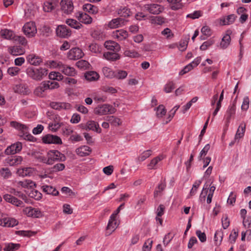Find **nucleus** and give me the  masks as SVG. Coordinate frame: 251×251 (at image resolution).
I'll return each mask as SVG.
<instances>
[{
  "mask_svg": "<svg viewBox=\"0 0 251 251\" xmlns=\"http://www.w3.org/2000/svg\"><path fill=\"white\" fill-rule=\"evenodd\" d=\"M46 68L40 67L36 68L33 67H28L26 69L27 76L36 81L41 80L48 73Z\"/></svg>",
  "mask_w": 251,
  "mask_h": 251,
  "instance_id": "nucleus-1",
  "label": "nucleus"
},
{
  "mask_svg": "<svg viewBox=\"0 0 251 251\" xmlns=\"http://www.w3.org/2000/svg\"><path fill=\"white\" fill-rule=\"evenodd\" d=\"M66 158L63 153L57 150H50L47 153V159L45 158L44 162L51 165L56 161H64Z\"/></svg>",
  "mask_w": 251,
  "mask_h": 251,
  "instance_id": "nucleus-2",
  "label": "nucleus"
},
{
  "mask_svg": "<svg viewBox=\"0 0 251 251\" xmlns=\"http://www.w3.org/2000/svg\"><path fill=\"white\" fill-rule=\"evenodd\" d=\"M115 112L116 109L112 105L108 104H103L98 105L94 109V113L96 114L100 115L113 114Z\"/></svg>",
  "mask_w": 251,
  "mask_h": 251,
  "instance_id": "nucleus-3",
  "label": "nucleus"
},
{
  "mask_svg": "<svg viewBox=\"0 0 251 251\" xmlns=\"http://www.w3.org/2000/svg\"><path fill=\"white\" fill-rule=\"evenodd\" d=\"M25 35L28 37H33L36 33L37 29L35 24L33 22L26 23L23 27Z\"/></svg>",
  "mask_w": 251,
  "mask_h": 251,
  "instance_id": "nucleus-4",
  "label": "nucleus"
},
{
  "mask_svg": "<svg viewBox=\"0 0 251 251\" xmlns=\"http://www.w3.org/2000/svg\"><path fill=\"white\" fill-rule=\"evenodd\" d=\"M56 35L61 38H68L71 35V30L65 25H59L56 29Z\"/></svg>",
  "mask_w": 251,
  "mask_h": 251,
  "instance_id": "nucleus-5",
  "label": "nucleus"
},
{
  "mask_svg": "<svg viewBox=\"0 0 251 251\" xmlns=\"http://www.w3.org/2000/svg\"><path fill=\"white\" fill-rule=\"evenodd\" d=\"M84 55L82 50L78 48H73L68 53V57L71 60H78L82 58Z\"/></svg>",
  "mask_w": 251,
  "mask_h": 251,
  "instance_id": "nucleus-6",
  "label": "nucleus"
},
{
  "mask_svg": "<svg viewBox=\"0 0 251 251\" xmlns=\"http://www.w3.org/2000/svg\"><path fill=\"white\" fill-rule=\"evenodd\" d=\"M61 9L66 14H71L74 9V5L71 0H62L60 2Z\"/></svg>",
  "mask_w": 251,
  "mask_h": 251,
  "instance_id": "nucleus-7",
  "label": "nucleus"
},
{
  "mask_svg": "<svg viewBox=\"0 0 251 251\" xmlns=\"http://www.w3.org/2000/svg\"><path fill=\"white\" fill-rule=\"evenodd\" d=\"M22 149V144L21 142H18L15 144L8 146L5 150L4 153L7 155L14 154L19 152Z\"/></svg>",
  "mask_w": 251,
  "mask_h": 251,
  "instance_id": "nucleus-8",
  "label": "nucleus"
},
{
  "mask_svg": "<svg viewBox=\"0 0 251 251\" xmlns=\"http://www.w3.org/2000/svg\"><path fill=\"white\" fill-rule=\"evenodd\" d=\"M144 8L150 13L154 15L160 14L163 10V8L160 5L155 3L145 4Z\"/></svg>",
  "mask_w": 251,
  "mask_h": 251,
  "instance_id": "nucleus-9",
  "label": "nucleus"
},
{
  "mask_svg": "<svg viewBox=\"0 0 251 251\" xmlns=\"http://www.w3.org/2000/svg\"><path fill=\"white\" fill-rule=\"evenodd\" d=\"M3 199L6 202L10 203L17 207H22L24 206V202L22 201L18 200L17 198L10 194L4 195L3 196Z\"/></svg>",
  "mask_w": 251,
  "mask_h": 251,
  "instance_id": "nucleus-10",
  "label": "nucleus"
},
{
  "mask_svg": "<svg viewBox=\"0 0 251 251\" xmlns=\"http://www.w3.org/2000/svg\"><path fill=\"white\" fill-rule=\"evenodd\" d=\"M18 223L15 219L10 217H4L0 220V225L5 227H13Z\"/></svg>",
  "mask_w": 251,
  "mask_h": 251,
  "instance_id": "nucleus-11",
  "label": "nucleus"
},
{
  "mask_svg": "<svg viewBox=\"0 0 251 251\" xmlns=\"http://www.w3.org/2000/svg\"><path fill=\"white\" fill-rule=\"evenodd\" d=\"M24 211L28 217L39 218L42 216V213L39 209L32 208V207L25 208Z\"/></svg>",
  "mask_w": 251,
  "mask_h": 251,
  "instance_id": "nucleus-12",
  "label": "nucleus"
},
{
  "mask_svg": "<svg viewBox=\"0 0 251 251\" xmlns=\"http://www.w3.org/2000/svg\"><path fill=\"white\" fill-rule=\"evenodd\" d=\"M236 107H234V104H231L228 106L225 115L226 120V126H228L230 122V120L235 114Z\"/></svg>",
  "mask_w": 251,
  "mask_h": 251,
  "instance_id": "nucleus-13",
  "label": "nucleus"
},
{
  "mask_svg": "<svg viewBox=\"0 0 251 251\" xmlns=\"http://www.w3.org/2000/svg\"><path fill=\"white\" fill-rule=\"evenodd\" d=\"M50 106L55 110H60L61 109H70L71 105L68 102H51Z\"/></svg>",
  "mask_w": 251,
  "mask_h": 251,
  "instance_id": "nucleus-14",
  "label": "nucleus"
},
{
  "mask_svg": "<svg viewBox=\"0 0 251 251\" xmlns=\"http://www.w3.org/2000/svg\"><path fill=\"white\" fill-rule=\"evenodd\" d=\"M59 70L65 75L68 76H75L76 72L74 68L66 65L61 64L59 66Z\"/></svg>",
  "mask_w": 251,
  "mask_h": 251,
  "instance_id": "nucleus-15",
  "label": "nucleus"
},
{
  "mask_svg": "<svg viewBox=\"0 0 251 251\" xmlns=\"http://www.w3.org/2000/svg\"><path fill=\"white\" fill-rule=\"evenodd\" d=\"M104 45L107 50L114 52H118L121 49L120 46L117 43L113 41H106Z\"/></svg>",
  "mask_w": 251,
  "mask_h": 251,
  "instance_id": "nucleus-16",
  "label": "nucleus"
},
{
  "mask_svg": "<svg viewBox=\"0 0 251 251\" xmlns=\"http://www.w3.org/2000/svg\"><path fill=\"white\" fill-rule=\"evenodd\" d=\"M75 152L78 155L83 157L88 155L91 152V149L88 146H83L76 149Z\"/></svg>",
  "mask_w": 251,
  "mask_h": 251,
  "instance_id": "nucleus-17",
  "label": "nucleus"
},
{
  "mask_svg": "<svg viewBox=\"0 0 251 251\" xmlns=\"http://www.w3.org/2000/svg\"><path fill=\"white\" fill-rule=\"evenodd\" d=\"M226 32L227 33L223 37L220 43V46L223 49L227 48L231 41L230 34L231 33V31L230 30H227Z\"/></svg>",
  "mask_w": 251,
  "mask_h": 251,
  "instance_id": "nucleus-18",
  "label": "nucleus"
},
{
  "mask_svg": "<svg viewBox=\"0 0 251 251\" xmlns=\"http://www.w3.org/2000/svg\"><path fill=\"white\" fill-rule=\"evenodd\" d=\"M26 59L30 65L33 66L39 65L41 62H42V59L39 57L38 56H36L34 54L28 55L26 57Z\"/></svg>",
  "mask_w": 251,
  "mask_h": 251,
  "instance_id": "nucleus-19",
  "label": "nucleus"
},
{
  "mask_svg": "<svg viewBox=\"0 0 251 251\" xmlns=\"http://www.w3.org/2000/svg\"><path fill=\"white\" fill-rule=\"evenodd\" d=\"M9 51L11 54L16 56L23 54L25 53V49L20 46H15L9 48Z\"/></svg>",
  "mask_w": 251,
  "mask_h": 251,
  "instance_id": "nucleus-20",
  "label": "nucleus"
},
{
  "mask_svg": "<svg viewBox=\"0 0 251 251\" xmlns=\"http://www.w3.org/2000/svg\"><path fill=\"white\" fill-rule=\"evenodd\" d=\"M117 52L108 51L103 53V57L110 61H115L120 58V55Z\"/></svg>",
  "mask_w": 251,
  "mask_h": 251,
  "instance_id": "nucleus-21",
  "label": "nucleus"
},
{
  "mask_svg": "<svg viewBox=\"0 0 251 251\" xmlns=\"http://www.w3.org/2000/svg\"><path fill=\"white\" fill-rule=\"evenodd\" d=\"M0 34L3 38L8 40H14L16 37V35L12 30L7 29H2L0 32Z\"/></svg>",
  "mask_w": 251,
  "mask_h": 251,
  "instance_id": "nucleus-22",
  "label": "nucleus"
},
{
  "mask_svg": "<svg viewBox=\"0 0 251 251\" xmlns=\"http://www.w3.org/2000/svg\"><path fill=\"white\" fill-rule=\"evenodd\" d=\"M23 158L21 156L15 155L8 157L7 162L10 166H15L20 164Z\"/></svg>",
  "mask_w": 251,
  "mask_h": 251,
  "instance_id": "nucleus-23",
  "label": "nucleus"
},
{
  "mask_svg": "<svg viewBox=\"0 0 251 251\" xmlns=\"http://www.w3.org/2000/svg\"><path fill=\"white\" fill-rule=\"evenodd\" d=\"M77 17L80 22L85 24H89L92 21V18L86 13L80 12Z\"/></svg>",
  "mask_w": 251,
  "mask_h": 251,
  "instance_id": "nucleus-24",
  "label": "nucleus"
},
{
  "mask_svg": "<svg viewBox=\"0 0 251 251\" xmlns=\"http://www.w3.org/2000/svg\"><path fill=\"white\" fill-rule=\"evenodd\" d=\"M99 75L95 71L87 72L84 75L85 79L89 81H96L99 79Z\"/></svg>",
  "mask_w": 251,
  "mask_h": 251,
  "instance_id": "nucleus-25",
  "label": "nucleus"
},
{
  "mask_svg": "<svg viewBox=\"0 0 251 251\" xmlns=\"http://www.w3.org/2000/svg\"><path fill=\"white\" fill-rule=\"evenodd\" d=\"M43 191L47 194L52 195L53 196H57L59 192L51 186L43 185L42 186Z\"/></svg>",
  "mask_w": 251,
  "mask_h": 251,
  "instance_id": "nucleus-26",
  "label": "nucleus"
},
{
  "mask_svg": "<svg viewBox=\"0 0 251 251\" xmlns=\"http://www.w3.org/2000/svg\"><path fill=\"white\" fill-rule=\"evenodd\" d=\"M87 123L88 130L95 131L99 133L101 132V129L97 122L94 121H88Z\"/></svg>",
  "mask_w": 251,
  "mask_h": 251,
  "instance_id": "nucleus-27",
  "label": "nucleus"
},
{
  "mask_svg": "<svg viewBox=\"0 0 251 251\" xmlns=\"http://www.w3.org/2000/svg\"><path fill=\"white\" fill-rule=\"evenodd\" d=\"M56 5V3L55 1L53 0L51 1H46L44 3L43 10L45 12H50L55 9Z\"/></svg>",
  "mask_w": 251,
  "mask_h": 251,
  "instance_id": "nucleus-28",
  "label": "nucleus"
},
{
  "mask_svg": "<svg viewBox=\"0 0 251 251\" xmlns=\"http://www.w3.org/2000/svg\"><path fill=\"white\" fill-rule=\"evenodd\" d=\"M66 24L72 28L78 29L80 28L82 25L75 20L73 19H68L66 20Z\"/></svg>",
  "mask_w": 251,
  "mask_h": 251,
  "instance_id": "nucleus-29",
  "label": "nucleus"
},
{
  "mask_svg": "<svg viewBox=\"0 0 251 251\" xmlns=\"http://www.w3.org/2000/svg\"><path fill=\"white\" fill-rule=\"evenodd\" d=\"M117 227V222L115 221H109L106 227V235H110Z\"/></svg>",
  "mask_w": 251,
  "mask_h": 251,
  "instance_id": "nucleus-30",
  "label": "nucleus"
},
{
  "mask_svg": "<svg viewBox=\"0 0 251 251\" xmlns=\"http://www.w3.org/2000/svg\"><path fill=\"white\" fill-rule=\"evenodd\" d=\"M11 126L21 130L22 133L25 131L28 130V127L25 125H23L16 121H12L10 122Z\"/></svg>",
  "mask_w": 251,
  "mask_h": 251,
  "instance_id": "nucleus-31",
  "label": "nucleus"
},
{
  "mask_svg": "<svg viewBox=\"0 0 251 251\" xmlns=\"http://www.w3.org/2000/svg\"><path fill=\"white\" fill-rule=\"evenodd\" d=\"M106 120L112 125L115 126H119L121 125L120 119L114 116H108L107 117Z\"/></svg>",
  "mask_w": 251,
  "mask_h": 251,
  "instance_id": "nucleus-32",
  "label": "nucleus"
},
{
  "mask_svg": "<svg viewBox=\"0 0 251 251\" xmlns=\"http://www.w3.org/2000/svg\"><path fill=\"white\" fill-rule=\"evenodd\" d=\"M118 13L121 17L125 18L128 17L132 14L130 10L127 7H124L118 10Z\"/></svg>",
  "mask_w": 251,
  "mask_h": 251,
  "instance_id": "nucleus-33",
  "label": "nucleus"
},
{
  "mask_svg": "<svg viewBox=\"0 0 251 251\" xmlns=\"http://www.w3.org/2000/svg\"><path fill=\"white\" fill-rule=\"evenodd\" d=\"M103 75L107 78H112L115 76V72L113 71L110 68L105 67L102 68Z\"/></svg>",
  "mask_w": 251,
  "mask_h": 251,
  "instance_id": "nucleus-34",
  "label": "nucleus"
},
{
  "mask_svg": "<svg viewBox=\"0 0 251 251\" xmlns=\"http://www.w3.org/2000/svg\"><path fill=\"white\" fill-rule=\"evenodd\" d=\"M19 184L23 187L25 188H32L36 186V184L34 182L27 179H25L24 181H19Z\"/></svg>",
  "mask_w": 251,
  "mask_h": 251,
  "instance_id": "nucleus-35",
  "label": "nucleus"
},
{
  "mask_svg": "<svg viewBox=\"0 0 251 251\" xmlns=\"http://www.w3.org/2000/svg\"><path fill=\"white\" fill-rule=\"evenodd\" d=\"M20 245L19 244L8 243L5 245L3 250L4 251H15L19 249Z\"/></svg>",
  "mask_w": 251,
  "mask_h": 251,
  "instance_id": "nucleus-36",
  "label": "nucleus"
},
{
  "mask_svg": "<svg viewBox=\"0 0 251 251\" xmlns=\"http://www.w3.org/2000/svg\"><path fill=\"white\" fill-rule=\"evenodd\" d=\"M237 17L234 14L228 15L226 19L222 20L223 25H228L233 24Z\"/></svg>",
  "mask_w": 251,
  "mask_h": 251,
  "instance_id": "nucleus-37",
  "label": "nucleus"
},
{
  "mask_svg": "<svg viewBox=\"0 0 251 251\" xmlns=\"http://www.w3.org/2000/svg\"><path fill=\"white\" fill-rule=\"evenodd\" d=\"M40 34L43 37H48L51 32V30L49 26L44 25L40 29Z\"/></svg>",
  "mask_w": 251,
  "mask_h": 251,
  "instance_id": "nucleus-38",
  "label": "nucleus"
},
{
  "mask_svg": "<svg viewBox=\"0 0 251 251\" xmlns=\"http://www.w3.org/2000/svg\"><path fill=\"white\" fill-rule=\"evenodd\" d=\"M49 77L51 80H57L58 81L63 79V75L59 72H51L49 74Z\"/></svg>",
  "mask_w": 251,
  "mask_h": 251,
  "instance_id": "nucleus-39",
  "label": "nucleus"
},
{
  "mask_svg": "<svg viewBox=\"0 0 251 251\" xmlns=\"http://www.w3.org/2000/svg\"><path fill=\"white\" fill-rule=\"evenodd\" d=\"M115 36L119 40H122L126 39L128 36V33L126 31L124 30H117L115 33Z\"/></svg>",
  "mask_w": 251,
  "mask_h": 251,
  "instance_id": "nucleus-40",
  "label": "nucleus"
},
{
  "mask_svg": "<svg viewBox=\"0 0 251 251\" xmlns=\"http://www.w3.org/2000/svg\"><path fill=\"white\" fill-rule=\"evenodd\" d=\"M166 113V110L163 105H159L158 107L156 108V116L158 117H162L165 115Z\"/></svg>",
  "mask_w": 251,
  "mask_h": 251,
  "instance_id": "nucleus-41",
  "label": "nucleus"
},
{
  "mask_svg": "<svg viewBox=\"0 0 251 251\" xmlns=\"http://www.w3.org/2000/svg\"><path fill=\"white\" fill-rule=\"evenodd\" d=\"M20 136L25 140L31 142H35L36 141V139L35 137H34L31 134L27 133V130L23 132V134Z\"/></svg>",
  "mask_w": 251,
  "mask_h": 251,
  "instance_id": "nucleus-42",
  "label": "nucleus"
},
{
  "mask_svg": "<svg viewBox=\"0 0 251 251\" xmlns=\"http://www.w3.org/2000/svg\"><path fill=\"white\" fill-rule=\"evenodd\" d=\"M162 158L160 156H157L152 159L150 163L148 165L149 169H155V166L159 161L162 160Z\"/></svg>",
  "mask_w": 251,
  "mask_h": 251,
  "instance_id": "nucleus-43",
  "label": "nucleus"
},
{
  "mask_svg": "<svg viewBox=\"0 0 251 251\" xmlns=\"http://www.w3.org/2000/svg\"><path fill=\"white\" fill-rule=\"evenodd\" d=\"M189 39V36L188 35L185 38L184 40H183V41H181L180 42L179 45V49L180 50L183 51L186 49V47L187 46Z\"/></svg>",
  "mask_w": 251,
  "mask_h": 251,
  "instance_id": "nucleus-44",
  "label": "nucleus"
},
{
  "mask_svg": "<svg viewBox=\"0 0 251 251\" xmlns=\"http://www.w3.org/2000/svg\"><path fill=\"white\" fill-rule=\"evenodd\" d=\"M18 173L20 176H30L32 173V169L31 168H25L18 170Z\"/></svg>",
  "mask_w": 251,
  "mask_h": 251,
  "instance_id": "nucleus-45",
  "label": "nucleus"
},
{
  "mask_svg": "<svg viewBox=\"0 0 251 251\" xmlns=\"http://www.w3.org/2000/svg\"><path fill=\"white\" fill-rule=\"evenodd\" d=\"M151 150L144 151L139 156L138 159L139 161H143L148 158L151 155Z\"/></svg>",
  "mask_w": 251,
  "mask_h": 251,
  "instance_id": "nucleus-46",
  "label": "nucleus"
},
{
  "mask_svg": "<svg viewBox=\"0 0 251 251\" xmlns=\"http://www.w3.org/2000/svg\"><path fill=\"white\" fill-rule=\"evenodd\" d=\"M175 88V84L173 81L168 82L164 86V91L167 93H170Z\"/></svg>",
  "mask_w": 251,
  "mask_h": 251,
  "instance_id": "nucleus-47",
  "label": "nucleus"
},
{
  "mask_svg": "<svg viewBox=\"0 0 251 251\" xmlns=\"http://www.w3.org/2000/svg\"><path fill=\"white\" fill-rule=\"evenodd\" d=\"M214 43V41L210 39L204 43L200 46V50H205L208 47L212 45Z\"/></svg>",
  "mask_w": 251,
  "mask_h": 251,
  "instance_id": "nucleus-48",
  "label": "nucleus"
},
{
  "mask_svg": "<svg viewBox=\"0 0 251 251\" xmlns=\"http://www.w3.org/2000/svg\"><path fill=\"white\" fill-rule=\"evenodd\" d=\"M223 232L222 229L217 230L214 235V240L216 242L219 241V244L221 243L223 239Z\"/></svg>",
  "mask_w": 251,
  "mask_h": 251,
  "instance_id": "nucleus-49",
  "label": "nucleus"
},
{
  "mask_svg": "<svg viewBox=\"0 0 251 251\" xmlns=\"http://www.w3.org/2000/svg\"><path fill=\"white\" fill-rule=\"evenodd\" d=\"M127 75V73L125 71L119 70L115 72V76L114 77L118 79H123L125 78Z\"/></svg>",
  "mask_w": 251,
  "mask_h": 251,
  "instance_id": "nucleus-50",
  "label": "nucleus"
},
{
  "mask_svg": "<svg viewBox=\"0 0 251 251\" xmlns=\"http://www.w3.org/2000/svg\"><path fill=\"white\" fill-rule=\"evenodd\" d=\"M0 173L4 178H7L11 176L12 174L8 168H2L0 170Z\"/></svg>",
  "mask_w": 251,
  "mask_h": 251,
  "instance_id": "nucleus-51",
  "label": "nucleus"
},
{
  "mask_svg": "<svg viewBox=\"0 0 251 251\" xmlns=\"http://www.w3.org/2000/svg\"><path fill=\"white\" fill-rule=\"evenodd\" d=\"M29 196L36 200H39L41 199L42 195L37 190H33L29 193Z\"/></svg>",
  "mask_w": 251,
  "mask_h": 251,
  "instance_id": "nucleus-52",
  "label": "nucleus"
},
{
  "mask_svg": "<svg viewBox=\"0 0 251 251\" xmlns=\"http://www.w3.org/2000/svg\"><path fill=\"white\" fill-rule=\"evenodd\" d=\"M124 54L126 56L136 58L139 56V54L134 50H126L124 52Z\"/></svg>",
  "mask_w": 251,
  "mask_h": 251,
  "instance_id": "nucleus-53",
  "label": "nucleus"
},
{
  "mask_svg": "<svg viewBox=\"0 0 251 251\" xmlns=\"http://www.w3.org/2000/svg\"><path fill=\"white\" fill-rule=\"evenodd\" d=\"M89 50L94 53H97L100 52V48L99 45L96 43H92L89 46Z\"/></svg>",
  "mask_w": 251,
  "mask_h": 251,
  "instance_id": "nucleus-54",
  "label": "nucleus"
},
{
  "mask_svg": "<svg viewBox=\"0 0 251 251\" xmlns=\"http://www.w3.org/2000/svg\"><path fill=\"white\" fill-rule=\"evenodd\" d=\"M96 8L94 5L90 3H86L83 6V9L84 11L92 13H94L95 12Z\"/></svg>",
  "mask_w": 251,
  "mask_h": 251,
  "instance_id": "nucleus-55",
  "label": "nucleus"
},
{
  "mask_svg": "<svg viewBox=\"0 0 251 251\" xmlns=\"http://www.w3.org/2000/svg\"><path fill=\"white\" fill-rule=\"evenodd\" d=\"M196 234L201 242L203 243L206 241V236L204 232H201L200 230H197Z\"/></svg>",
  "mask_w": 251,
  "mask_h": 251,
  "instance_id": "nucleus-56",
  "label": "nucleus"
},
{
  "mask_svg": "<svg viewBox=\"0 0 251 251\" xmlns=\"http://www.w3.org/2000/svg\"><path fill=\"white\" fill-rule=\"evenodd\" d=\"M202 12L200 10L195 11L193 13L189 14L186 16L187 18H190L192 19H198L201 17Z\"/></svg>",
  "mask_w": 251,
  "mask_h": 251,
  "instance_id": "nucleus-57",
  "label": "nucleus"
},
{
  "mask_svg": "<svg viewBox=\"0 0 251 251\" xmlns=\"http://www.w3.org/2000/svg\"><path fill=\"white\" fill-rule=\"evenodd\" d=\"M20 69L17 67H11L8 69L7 73L11 76H15L18 74Z\"/></svg>",
  "mask_w": 251,
  "mask_h": 251,
  "instance_id": "nucleus-58",
  "label": "nucleus"
},
{
  "mask_svg": "<svg viewBox=\"0 0 251 251\" xmlns=\"http://www.w3.org/2000/svg\"><path fill=\"white\" fill-rule=\"evenodd\" d=\"M35 233L31 232L30 230H18L16 231V234L23 236L30 237Z\"/></svg>",
  "mask_w": 251,
  "mask_h": 251,
  "instance_id": "nucleus-59",
  "label": "nucleus"
},
{
  "mask_svg": "<svg viewBox=\"0 0 251 251\" xmlns=\"http://www.w3.org/2000/svg\"><path fill=\"white\" fill-rule=\"evenodd\" d=\"M201 32L203 35L209 37L211 35V31L210 27L207 25L203 26L201 29Z\"/></svg>",
  "mask_w": 251,
  "mask_h": 251,
  "instance_id": "nucleus-60",
  "label": "nucleus"
},
{
  "mask_svg": "<svg viewBox=\"0 0 251 251\" xmlns=\"http://www.w3.org/2000/svg\"><path fill=\"white\" fill-rule=\"evenodd\" d=\"M194 68V66L192 65L191 64H189L187 65H186L179 73V75H182L189 71H190L191 70H192Z\"/></svg>",
  "mask_w": 251,
  "mask_h": 251,
  "instance_id": "nucleus-61",
  "label": "nucleus"
},
{
  "mask_svg": "<svg viewBox=\"0 0 251 251\" xmlns=\"http://www.w3.org/2000/svg\"><path fill=\"white\" fill-rule=\"evenodd\" d=\"M88 65V62L84 60H79L76 63V66L80 69H86Z\"/></svg>",
  "mask_w": 251,
  "mask_h": 251,
  "instance_id": "nucleus-62",
  "label": "nucleus"
},
{
  "mask_svg": "<svg viewBox=\"0 0 251 251\" xmlns=\"http://www.w3.org/2000/svg\"><path fill=\"white\" fill-rule=\"evenodd\" d=\"M152 242H153V241L152 240H151V239H148L145 242V243L143 245V250L144 251H146V249L148 251H150V250H151V247H152Z\"/></svg>",
  "mask_w": 251,
  "mask_h": 251,
  "instance_id": "nucleus-63",
  "label": "nucleus"
},
{
  "mask_svg": "<svg viewBox=\"0 0 251 251\" xmlns=\"http://www.w3.org/2000/svg\"><path fill=\"white\" fill-rule=\"evenodd\" d=\"M170 3L171 4L170 8L173 10H177L182 8L183 7V4L181 2H175Z\"/></svg>",
  "mask_w": 251,
  "mask_h": 251,
  "instance_id": "nucleus-64",
  "label": "nucleus"
}]
</instances>
